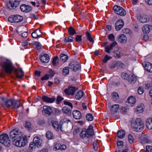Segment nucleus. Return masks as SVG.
Masks as SVG:
<instances>
[{"label":"nucleus","mask_w":152,"mask_h":152,"mask_svg":"<svg viewBox=\"0 0 152 152\" xmlns=\"http://www.w3.org/2000/svg\"><path fill=\"white\" fill-rule=\"evenodd\" d=\"M0 66L2 68V70L6 73L11 74L14 71V74L18 78H21L24 76V72L22 69H15L12 62L9 59L0 62Z\"/></svg>","instance_id":"nucleus-1"},{"label":"nucleus","mask_w":152,"mask_h":152,"mask_svg":"<svg viewBox=\"0 0 152 152\" xmlns=\"http://www.w3.org/2000/svg\"><path fill=\"white\" fill-rule=\"evenodd\" d=\"M132 126L135 129L136 131L141 132L144 129V123L140 118H137L132 122Z\"/></svg>","instance_id":"nucleus-2"},{"label":"nucleus","mask_w":152,"mask_h":152,"mask_svg":"<svg viewBox=\"0 0 152 152\" xmlns=\"http://www.w3.org/2000/svg\"><path fill=\"white\" fill-rule=\"evenodd\" d=\"M19 131L15 129L12 130L10 132V137L13 140L12 142H20L21 140L22 134H20Z\"/></svg>","instance_id":"nucleus-3"},{"label":"nucleus","mask_w":152,"mask_h":152,"mask_svg":"<svg viewBox=\"0 0 152 152\" xmlns=\"http://www.w3.org/2000/svg\"><path fill=\"white\" fill-rule=\"evenodd\" d=\"M94 134L93 127L90 125L87 129L86 128L83 129L82 131L80 133V136L82 138L86 137L88 138L92 136Z\"/></svg>","instance_id":"nucleus-4"},{"label":"nucleus","mask_w":152,"mask_h":152,"mask_svg":"<svg viewBox=\"0 0 152 152\" xmlns=\"http://www.w3.org/2000/svg\"><path fill=\"white\" fill-rule=\"evenodd\" d=\"M113 9L115 12L117 14L122 16L126 15L125 10L120 6L115 5L113 7Z\"/></svg>","instance_id":"nucleus-5"},{"label":"nucleus","mask_w":152,"mask_h":152,"mask_svg":"<svg viewBox=\"0 0 152 152\" xmlns=\"http://www.w3.org/2000/svg\"><path fill=\"white\" fill-rule=\"evenodd\" d=\"M118 148L122 149V151L117 150L116 152H128L129 147L127 143H117Z\"/></svg>","instance_id":"nucleus-6"},{"label":"nucleus","mask_w":152,"mask_h":152,"mask_svg":"<svg viewBox=\"0 0 152 152\" xmlns=\"http://www.w3.org/2000/svg\"><path fill=\"white\" fill-rule=\"evenodd\" d=\"M81 65L78 62H72L69 64V68L74 72L80 70L81 69Z\"/></svg>","instance_id":"nucleus-7"},{"label":"nucleus","mask_w":152,"mask_h":152,"mask_svg":"<svg viewBox=\"0 0 152 152\" xmlns=\"http://www.w3.org/2000/svg\"><path fill=\"white\" fill-rule=\"evenodd\" d=\"M20 0H15L14 2L10 1L7 4V8L9 9H15L19 4Z\"/></svg>","instance_id":"nucleus-8"},{"label":"nucleus","mask_w":152,"mask_h":152,"mask_svg":"<svg viewBox=\"0 0 152 152\" xmlns=\"http://www.w3.org/2000/svg\"><path fill=\"white\" fill-rule=\"evenodd\" d=\"M77 89L75 87L69 86L67 88L64 89V92L66 94L73 95Z\"/></svg>","instance_id":"nucleus-9"},{"label":"nucleus","mask_w":152,"mask_h":152,"mask_svg":"<svg viewBox=\"0 0 152 152\" xmlns=\"http://www.w3.org/2000/svg\"><path fill=\"white\" fill-rule=\"evenodd\" d=\"M42 112L45 114L46 115L49 116L52 113L53 111L50 106H43Z\"/></svg>","instance_id":"nucleus-10"},{"label":"nucleus","mask_w":152,"mask_h":152,"mask_svg":"<svg viewBox=\"0 0 152 152\" xmlns=\"http://www.w3.org/2000/svg\"><path fill=\"white\" fill-rule=\"evenodd\" d=\"M2 101L4 102L6 105V107L8 108L10 107H12L14 99H10L5 102V98L4 97H2L0 98V102Z\"/></svg>","instance_id":"nucleus-11"},{"label":"nucleus","mask_w":152,"mask_h":152,"mask_svg":"<svg viewBox=\"0 0 152 152\" xmlns=\"http://www.w3.org/2000/svg\"><path fill=\"white\" fill-rule=\"evenodd\" d=\"M40 61L43 63H48L50 60L49 55L46 53H44L42 55H40L39 57Z\"/></svg>","instance_id":"nucleus-12"},{"label":"nucleus","mask_w":152,"mask_h":152,"mask_svg":"<svg viewBox=\"0 0 152 152\" xmlns=\"http://www.w3.org/2000/svg\"><path fill=\"white\" fill-rule=\"evenodd\" d=\"M20 9L21 11L23 12H30L32 10V8L30 6L23 4L21 5Z\"/></svg>","instance_id":"nucleus-13"},{"label":"nucleus","mask_w":152,"mask_h":152,"mask_svg":"<svg viewBox=\"0 0 152 152\" xmlns=\"http://www.w3.org/2000/svg\"><path fill=\"white\" fill-rule=\"evenodd\" d=\"M69 120L66 118H64L60 122V129L62 131H64V127L67 125Z\"/></svg>","instance_id":"nucleus-14"},{"label":"nucleus","mask_w":152,"mask_h":152,"mask_svg":"<svg viewBox=\"0 0 152 152\" xmlns=\"http://www.w3.org/2000/svg\"><path fill=\"white\" fill-rule=\"evenodd\" d=\"M42 101L46 103H52L55 100V98H49L46 96H43L42 98Z\"/></svg>","instance_id":"nucleus-15"},{"label":"nucleus","mask_w":152,"mask_h":152,"mask_svg":"<svg viewBox=\"0 0 152 152\" xmlns=\"http://www.w3.org/2000/svg\"><path fill=\"white\" fill-rule=\"evenodd\" d=\"M66 148V146L65 145H61L60 143H56L54 147V151L60 150H65Z\"/></svg>","instance_id":"nucleus-16"},{"label":"nucleus","mask_w":152,"mask_h":152,"mask_svg":"<svg viewBox=\"0 0 152 152\" xmlns=\"http://www.w3.org/2000/svg\"><path fill=\"white\" fill-rule=\"evenodd\" d=\"M143 66L145 69L148 72H152V64L149 62H145Z\"/></svg>","instance_id":"nucleus-17"},{"label":"nucleus","mask_w":152,"mask_h":152,"mask_svg":"<svg viewBox=\"0 0 152 152\" xmlns=\"http://www.w3.org/2000/svg\"><path fill=\"white\" fill-rule=\"evenodd\" d=\"M0 142H7L8 141H10L8 135L6 134H3L0 135Z\"/></svg>","instance_id":"nucleus-18"},{"label":"nucleus","mask_w":152,"mask_h":152,"mask_svg":"<svg viewBox=\"0 0 152 152\" xmlns=\"http://www.w3.org/2000/svg\"><path fill=\"white\" fill-rule=\"evenodd\" d=\"M124 24V22L122 20H118L115 25L116 30V31L119 30L123 26Z\"/></svg>","instance_id":"nucleus-19"},{"label":"nucleus","mask_w":152,"mask_h":152,"mask_svg":"<svg viewBox=\"0 0 152 152\" xmlns=\"http://www.w3.org/2000/svg\"><path fill=\"white\" fill-rule=\"evenodd\" d=\"M137 19L139 20L142 23H145L148 22L149 19L146 16L139 15L137 16Z\"/></svg>","instance_id":"nucleus-20"},{"label":"nucleus","mask_w":152,"mask_h":152,"mask_svg":"<svg viewBox=\"0 0 152 152\" xmlns=\"http://www.w3.org/2000/svg\"><path fill=\"white\" fill-rule=\"evenodd\" d=\"M74 118L76 119H80L82 118L81 112L78 110H74L72 113Z\"/></svg>","instance_id":"nucleus-21"},{"label":"nucleus","mask_w":152,"mask_h":152,"mask_svg":"<svg viewBox=\"0 0 152 152\" xmlns=\"http://www.w3.org/2000/svg\"><path fill=\"white\" fill-rule=\"evenodd\" d=\"M152 29V25H145L143 27L142 30L144 33H148Z\"/></svg>","instance_id":"nucleus-22"},{"label":"nucleus","mask_w":152,"mask_h":152,"mask_svg":"<svg viewBox=\"0 0 152 152\" xmlns=\"http://www.w3.org/2000/svg\"><path fill=\"white\" fill-rule=\"evenodd\" d=\"M118 39L119 41L122 43H126L127 40L126 36L124 34H120L118 36Z\"/></svg>","instance_id":"nucleus-23"},{"label":"nucleus","mask_w":152,"mask_h":152,"mask_svg":"<svg viewBox=\"0 0 152 152\" xmlns=\"http://www.w3.org/2000/svg\"><path fill=\"white\" fill-rule=\"evenodd\" d=\"M41 34L42 33L41 32L40 30L39 29H37L32 33L31 36L32 37L36 38L37 37H39Z\"/></svg>","instance_id":"nucleus-24"},{"label":"nucleus","mask_w":152,"mask_h":152,"mask_svg":"<svg viewBox=\"0 0 152 152\" xmlns=\"http://www.w3.org/2000/svg\"><path fill=\"white\" fill-rule=\"evenodd\" d=\"M119 106L118 104H115L112 105L110 108L111 113H116L119 108Z\"/></svg>","instance_id":"nucleus-25"},{"label":"nucleus","mask_w":152,"mask_h":152,"mask_svg":"<svg viewBox=\"0 0 152 152\" xmlns=\"http://www.w3.org/2000/svg\"><path fill=\"white\" fill-rule=\"evenodd\" d=\"M141 142H151L150 140L149 137L147 134H144L142 135L141 137Z\"/></svg>","instance_id":"nucleus-26"},{"label":"nucleus","mask_w":152,"mask_h":152,"mask_svg":"<svg viewBox=\"0 0 152 152\" xmlns=\"http://www.w3.org/2000/svg\"><path fill=\"white\" fill-rule=\"evenodd\" d=\"M21 105V104L19 100L14 99L12 108L17 109L19 107H20Z\"/></svg>","instance_id":"nucleus-27"},{"label":"nucleus","mask_w":152,"mask_h":152,"mask_svg":"<svg viewBox=\"0 0 152 152\" xmlns=\"http://www.w3.org/2000/svg\"><path fill=\"white\" fill-rule=\"evenodd\" d=\"M126 134V132L123 130L121 129L119 130L117 133V137L120 139H122Z\"/></svg>","instance_id":"nucleus-28"},{"label":"nucleus","mask_w":152,"mask_h":152,"mask_svg":"<svg viewBox=\"0 0 152 152\" xmlns=\"http://www.w3.org/2000/svg\"><path fill=\"white\" fill-rule=\"evenodd\" d=\"M146 126L150 130L152 129V118H149L147 120Z\"/></svg>","instance_id":"nucleus-29"},{"label":"nucleus","mask_w":152,"mask_h":152,"mask_svg":"<svg viewBox=\"0 0 152 152\" xmlns=\"http://www.w3.org/2000/svg\"><path fill=\"white\" fill-rule=\"evenodd\" d=\"M84 94L83 91L81 90H79L75 96V98L76 99L78 100L80 99L83 96Z\"/></svg>","instance_id":"nucleus-30"},{"label":"nucleus","mask_w":152,"mask_h":152,"mask_svg":"<svg viewBox=\"0 0 152 152\" xmlns=\"http://www.w3.org/2000/svg\"><path fill=\"white\" fill-rule=\"evenodd\" d=\"M15 22H19L22 21L23 20V17L19 15H14Z\"/></svg>","instance_id":"nucleus-31"},{"label":"nucleus","mask_w":152,"mask_h":152,"mask_svg":"<svg viewBox=\"0 0 152 152\" xmlns=\"http://www.w3.org/2000/svg\"><path fill=\"white\" fill-rule=\"evenodd\" d=\"M68 59V57L67 55L64 54H61L60 55V60L63 62H66Z\"/></svg>","instance_id":"nucleus-32"},{"label":"nucleus","mask_w":152,"mask_h":152,"mask_svg":"<svg viewBox=\"0 0 152 152\" xmlns=\"http://www.w3.org/2000/svg\"><path fill=\"white\" fill-rule=\"evenodd\" d=\"M63 112L64 113L70 115L71 114V109L66 106L63 107L62 108Z\"/></svg>","instance_id":"nucleus-33"},{"label":"nucleus","mask_w":152,"mask_h":152,"mask_svg":"<svg viewBox=\"0 0 152 152\" xmlns=\"http://www.w3.org/2000/svg\"><path fill=\"white\" fill-rule=\"evenodd\" d=\"M144 105L141 104L139 105L136 108V111L138 113H142L143 111Z\"/></svg>","instance_id":"nucleus-34"},{"label":"nucleus","mask_w":152,"mask_h":152,"mask_svg":"<svg viewBox=\"0 0 152 152\" xmlns=\"http://www.w3.org/2000/svg\"><path fill=\"white\" fill-rule=\"evenodd\" d=\"M68 33L70 35H73L76 34L75 29L72 26H70L69 28Z\"/></svg>","instance_id":"nucleus-35"},{"label":"nucleus","mask_w":152,"mask_h":152,"mask_svg":"<svg viewBox=\"0 0 152 152\" xmlns=\"http://www.w3.org/2000/svg\"><path fill=\"white\" fill-rule=\"evenodd\" d=\"M127 101L129 103L131 104L135 103L136 102V99L135 97L131 96L127 99Z\"/></svg>","instance_id":"nucleus-36"},{"label":"nucleus","mask_w":152,"mask_h":152,"mask_svg":"<svg viewBox=\"0 0 152 152\" xmlns=\"http://www.w3.org/2000/svg\"><path fill=\"white\" fill-rule=\"evenodd\" d=\"M128 80L131 83H134L137 80L136 77L135 75L129 76Z\"/></svg>","instance_id":"nucleus-37"},{"label":"nucleus","mask_w":152,"mask_h":152,"mask_svg":"<svg viewBox=\"0 0 152 152\" xmlns=\"http://www.w3.org/2000/svg\"><path fill=\"white\" fill-rule=\"evenodd\" d=\"M123 54L119 50H115L114 52V56L116 58H119L122 56Z\"/></svg>","instance_id":"nucleus-38"},{"label":"nucleus","mask_w":152,"mask_h":152,"mask_svg":"<svg viewBox=\"0 0 152 152\" xmlns=\"http://www.w3.org/2000/svg\"><path fill=\"white\" fill-rule=\"evenodd\" d=\"M53 127L57 131H59L60 129V124L58 125V123L56 121H54L52 123Z\"/></svg>","instance_id":"nucleus-39"},{"label":"nucleus","mask_w":152,"mask_h":152,"mask_svg":"<svg viewBox=\"0 0 152 152\" xmlns=\"http://www.w3.org/2000/svg\"><path fill=\"white\" fill-rule=\"evenodd\" d=\"M109 68L111 69H113L117 66V61H111L109 64Z\"/></svg>","instance_id":"nucleus-40"},{"label":"nucleus","mask_w":152,"mask_h":152,"mask_svg":"<svg viewBox=\"0 0 152 152\" xmlns=\"http://www.w3.org/2000/svg\"><path fill=\"white\" fill-rule=\"evenodd\" d=\"M112 98L114 101L118 99L119 98V96L118 93L116 92H114L112 94Z\"/></svg>","instance_id":"nucleus-41"},{"label":"nucleus","mask_w":152,"mask_h":152,"mask_svg":"<svg viewBox=\"0 0 152 152\" xmlns=\"http://www.w3.org/2000/svg\"><path fill=\"white\" fill-rule=\"evenodd\" d=\"M87 39L90 42H94V40L91 36V34L88 31H87L86 33Z\"/></svg>","instance_id":"nucleus-42"},{"label":"nucleus","mask_w":152,"mask_h":152,"mask_svg":"<svg viewBox=\"0 0 152 152\" xmlns=\"http://www.w3.org/2000/svg\"><path fill=\"white\" fill-rule=\"evenodd\" d=\"M128 140L129 142H134L135 139L132 134H129L128 135Z\"/></svg>","instance_id":"nucleus-43"},{"label":"nucleus","mask_w":152,"mask_h":152,"mask_svg":"<svg viewBox=\"0 0 152 152\" xmlns=\"http://www.w3.org/2000/svg\"><path fill=\"white\" fill-rule=\"evenodd\" d=\"M74 39V38L72 36L66 37L64 39V41L65 42H73Z\"/></svg>","instance_id":"nucleus-44"},{"label":"nucleus","mask_w":152,"mask_h":152,"mask_svg":"<svg viewBox=\"0 0 152 152\" xmlns=\"http://www.w3.org/2000/svg\"><path fill=\"white\" fill-rule=\"evenodd\" d=\"M69 68L68 67H66L64 68L63 69L62 73L64 75H68L69 72Z\"/></svg>","instance_id":"nucleus-45"},{"label":"nucleus","mask_w":152,"mask_h":152,"mask_svg":"<svg viewBox=\"0 0 152 152\" xmlns=\"http://www.w3.org/2000/svg\"><path fill=\"white\" fill-rule=\"evenodd\" d=\"M39 143H30L29 145V149L31 152H32L34 148H36L37 144H39Z\"/></svg>","instance_id":"nucleus-46"},{"label":"nucleus","mask_w":152,"mask_h":152,"mask_svg":"<svg viewBox=\"0 0 152 152\" xmlns=\"http://www.w3.org/2000/svg\"><path fill=\"white\" fill-rule=\"evenodd\" d=\"M121 77L123 79L128 80L129 75L126 73L123 72L121 74Z\"/></svg>","instance_id":"nucleus-47"},{"label":"nucleus","mask_w":152,"mask_h":152,"mask_svg":"<svg viewBox=\"0 0 152 152\" xmlns=\"http://www.w3.org/2000/svg\"><path fill=\"white\" fill-rule=\"evenodd\" d=\"M46 136L47 138L48 139H51L53 138L52 133L50 132H48L46 133Z\"/></svg>","instance_id":"nucleus-48"},{"label":"nucleus","mask_w":152,"mask_h":152,"mask_svg":"<svg viewBox=\"0 0 152 152\" xmlns=\"http://www.w3.org/2000/svg\"><path fill=\"white\" fill-rule=\"evenodd\" d=\"M58 59V57L56 56L54 57L52 61V64L53 66H56L58 65V63L57 62V60Z\"/></svg>","instance_id":"nucleus-49"},{"label":"nucleus","mask_w":152,"mask_h":152,"mask_svg":"<svg viewBox=\"0 0 152 152\" xmlns=\"http://www.w3.org/2000/svg\"><path fill=\"white\" fill-rule=\"evenodd\" d=\"M86 117V119L88 121H91L93 119V117L91 113H88L87 114Z\"/></svg>","instance_id":"nucleus-50"},{"label":"nucleus","mask_w":152,"mask_h":152,"mask_svg":"<svg viewBox=\"0 0 152 152\" xmlns=\"http://www.w3.org/2000/svg\"><path fill=\"white\" fill-rule=\"evenodd\" d=\"M42 140H41L39 137H35L33 140V141L32 142L34 143H38L40 142H42Z\"/></svg>","instance_id":"nucleus-51"},{"label":"nucleus","mask_w":152,"mask_h":152,"mask_svg":"<svg viewBox=\"0 0 152 152\" xmlns=\"http://www.w3.org/2000/svg\"><path fill=\"white\" fill-rule=\"evenodd\" d=\"M112 58V57L109 56L107 55H106L104 59H103L102 61L103 63H106L107 61L111 59Z\"/></svg>","instance_id":"nucleus-52"},{"label":"nucleus","mask_w":152,"mask_h":152,"mask_svg":"<svg viewBox=\"0 0 152 152\" xmlns=\"http://www.w3.org/2000/svg\"><path fill=\"white\" fill-rule=\"evenodd\" d=\"M117 66L124 68L125 67V65L121 61H117Z\"/></svg>","instance_id":"nucleus-53"},{"label":"nucleus","mask_w":152,"mask_h":152,"mask_svg":"<svg viewBox=\"0 0 152 152\" xmlns=\"http://www.w3.org/2000/svg\"><path fill=\"white\" fill-rule=\"evenodd\" d=\"M82 35H77L75 39L76 41L77 42H80L82 41Z\"/></svg>","instance_id":"nucleus-54"},{"label":"nucleus","mask_w":152,"mask_h":152,"mask_svg":"<svg viewBox=\"0 0 152 152\" xmlns=\"http://www.w3.org/2000/svg\"><path fill=\"white\" fill-rule=\"evenodd\" d=\"M34 45L35 46V47L38 49H40L41 48V45L40 43L37 42H35L34 43Z\"/></svg>","instance_id":"nucleus-55"},{"label":"nucleus","mask_w":152,"mask_h":152,"mask_svg":"<svg viewBox=\"0 0 152 152\" xmlns=\"http://www.w3.org/2000/svg\"><path fill=\"white\" fill-rule=\"evenodd\" d=\"M108 39L111 41H114L115 39L114 36L113 34H111L109 35L108 36Z\"/></svg>","instance_id":"nucleus-56"},{"label":"nucleus","mask_w":152,"mask_h":152,"mask_svg":"<svg viewBox=\"0 0 152 152\" xmlns=\"http://www.w3.org/2000/svg\"><path fill=\"white\" fill-rule=\"evenodd\" d=\"M64 104L68 105L70 107L71 109L72 108L73 105L72 103H71L67 101H64Z\"/></svg>","instance_id":"nucleus-57"},{"label":"nucleus","mask_w":152,"mask_h":152,"mask_svg":"<svg viewBox=\"0 0 152 152\" xmlns=\"http://www.w3.org/2000/svg\"><path fill=\"white\" fill-rule=\"evenodd\" d=\"M138 92L140 94H142L144 92V89L141 86H140L139 87Z\"/></svg>","instance_id":"nucleus-58"},{"label":"nucleus","mask_w":152,"mask_h":152,"mask_svg":"<svg viewBox=\"0 0 152 152\" xmlns=\"http://www.w3.org/2000/svg\"><path fill=\"white\" fill-rule=\"evenodd\" d=\"M25 127L28 129H30L31 127V124L30 122L27 121L26 122Z\"/></svg>","instance_id":"nucleus-59"},{"label":"nucleus","mask_w":152,"mask_h":152,"mask_svg":"<svg viewBox=\"0 0 152 152\" xmlns=\"http://www.w3.org/2000/svg\"><path fill=\"white\" fill-rule=\"evenodd\" d=\"M14 15L10 16L8 18V20L10 23L15 22L14 19Z\"/></svg>","instance_id":"nucleus-60"},{"label":"nucleus","mask_w":152,"mask_h":152,"mask_svg":"<svg viewBox=\"0 0 152 152\" xmlns=\"http://www.w3.org/2000/svg\"><path fill=\"white\" fill-rule=\"evenodd\" d=\"M123 31V33L125 34H131L132 33V31L128 28L125 29Z\"/></svg>","instance_id":"nucleus-61"},{"label":"nucleus","mask_w":152,"mask_h":152,"mask_svg":"<svg viewBox=\"0 0 152 152\" xmlns=\"http://www.w3.org/2000/svg\"><path fill=\"white\" fill-rule=\"evenodd\" d=\"M94 149L95 151H97L98 149V145L97 143H93L92 144Z\"/></svg>","instance_id":"nucleus-62"},{"label":"nucleus","mask_w":152,"mask_h":152,"mask_svg":"<svg viewBox=\"0 0 152 152\" xmlns=\"http://www.w3.org/2000/svg\"><path fill=\"white\" fill-rule=\"evenodd\" d=\"M49 78V75H48L46 74L43 77L41 78V80H47Z\"/></svg>","instance_id":"nucleus-63"},{"label":"nucleus","mask_w":152,"mask_h":152,"mask_svg":"<svg viewBox=\"0 0 152 152\" xmlns=\"http://www.w3.org/2000/svg\"><path fill=\"white\" fill-rule=\"evenodd\" d=\"M63 99L64 98L61 96H58V97H57L56 99V101H57V103L58 104H59L61 102Z\"/></svg>","instance_id":"nucleus-64"}]
</instances>
